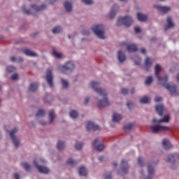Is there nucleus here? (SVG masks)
<instances>
[{
  "mask_svg": "<svg viewBox=\"0 0 179 179\" xmlns=\"http://www.w3.org/2000/svg\"><path fill=\"white\" fill-rule=\"evenodd\" d=\"M99 85V83L95 81L91 82V87L92 89L96 94L102 97V99L98 100V107L99 108H105V107H108L111 103L110 102V100H108V94L107 93V90L104 88H101Z\"/></svg>",
  "mask_w": 179,
  "mask_h": 179,
  "instance_id": "1",
  "label": "nucleus"
},
{
  "mask_svg": "<svg viewBox=\"0 0 179 179\" xmlns=\"http://www.w3.org/2000/svg\"><path fill=\"white\" fill-rule=\"evenodd\" d=\"M162 66L159 64H156L155 66V76L159 82L160 85L164 86L166 90H169L172 96H178V92H177V86L172 85L171 84H166L167 80H169V76L165 75L163 78L160 77V71H162Z\"/></svg>",
  "mask_w": 179,
  "mask_h": 179,
  "instance_id": "2",
  "label": "nucleus"
},
{
  "mask_svg": "<svg viewBox=\"0 0 179 179\" xmlns=\"http://www.w3.org/2000/svg\"><path fill=\"white\" fill-rule=\"evenodd\" d=\"M178 159H179L178 154H169L167 155L166 162L167 163H169L171 167L173 170H176V169L178 167V162H177Z\"/></svg>",
  "mask_w": 179,
  "mask_h": 179,
  "instance_id": "3",
  "label": "nucleus"
},
{
  "mask_svg": "<svg viewBox=\"0 0 179 179\" xmlns=\"http://www.w3.org/2000/svg\"><path fill=\"white\" fill-rule=\"evenodd\" d=\"M155 164H157V161L154 164H148L147 165L148 175L143 173V171H141V174L143 176V179H152L153 178V174H155Z\"/></svg>",
  "mask_w": 179,
  "mask_h": 179,
  "instance_id": "4",
  "label": "nucleus"
},
{
  "mask_svg": "<svg viewBox=\"0 0 179 179\" xmlns=\"http://www.w3.org/2000/svg\"><path fill=\"white\" fill-rule=\"evenodd\" d=\"M92 30L96 34L97 37H99L101 40H104L106 38L105 34V29L104 25L99 24V25H95L94 27H92Z\"/></svg>",
  "mask_w": 179,
  "mask_h": 179,
  "instance_id": "5",
  "label": "nucleus"
},
{
  "mask_svg": "<svg viewBox=\"0 0 179 179\" xmlns=\"http://www.w3.org/2000/svg\"><path fill=\"white\" fill-rule=\"evenodd\" d=\"M45 8H47V6H45V4H42L41 6H38L36 4H31V11L26 8H23V12L26 15H34V13H33V10L34 12H41V10H44V9H45Z\"/></svg>",
  "mask_w": 179,
  "mask_h": 179,
  "instance_id": "6",
  "label": "nucleus"
},
{
  "mask_svg": "<svg viewBox=\"0 0 179 179\" xmlns=\"http://www.w3.org/2000/svg\"><path fill=\"white\" fill-rule=\"evenodd\" d=\"M74 69L75 64H73L72 62H68L59 67V71L62 72V73H66L68 75V73H71Z\"/></svg>",
  "mask_w": 179,
  "mask_h": 179,
  "instance_id": "7",
  "label": "nucleus"
},
{
  "mask_svg": "<svg viewBox=\"0 0 179 179\" xmlns=\"http://www.w3.org/2000/svg\"><path fill=\"white\" fill-rule=\"evenodd\" d=\"M40 162L45 163V161L41 159L37 162V160L34 159L33 162L34 166L36 167V169H37L39 173H41L42 174H48V173H50V169L45 166L38 165V163Z\"/></svg>",
  "mask_w": 179,
  "mask_h": 179,
  "instance_id": "8",
  "label": "nucleus"
},
{
  "mask_svg": "<svg viewBox=\"0 0 179 179\" xmlns=\"http://www.w3.org/2000/svg\"><path fill=\"white\" fill-rule=\"evenodd\" d=\"M132 17L129 15H127L124 17H119L117 19V24L119 26L123 24V26H126V27H129V26H131V24H132Z\"/></svg>",
  "mask_w": 179,
  "mask_h": 179,
  "instance_id": "9",
  "label": "nucleus"
},
{
  "mask_svg": "<svg viewBox=\"0 0 179 179\" xmlns=\"http://www.w3.org/2000/svg\"><path fill=\"white\" fill-rule=\"evenodd\" d=\"M150 129L154 134H159V132H166V131H169L170 127L160 124H156L150 126Z\"/></svg>",
  "mask_w": 179,
  "mask_h": 179,
  "instance_id": "10",
  "label": "nucleus"
},
{
  "mask_svg": "<svg viewBox=\"0 0 179 179\" xmlns=\"http://www.w3.org/2000/svg\"><path fill=\"white\" fill-rule=\"evenodd\" d=\"M7 132H8V134H10V137L12 139L13 143L15 146V148H19V145H20V143L19 142V139H17V137L15 136V134L17 133V128H14L12 131H7Z\"/></svg>",
  "mask_w": 179,
  "mask_h": 179,
  "instance_id": "11",
  "label": "nucleus"
},
{
  "mask_svg": "<svg viewBox=\"0 0 179 179\" xmlns=\"http://www.w3.org/2000/svg\"><path fill=\"white\" fill-rule=\"evenodd\" d=\"M54 76L51 69H48L46 73V81L50 87H54Z\"/></svg>",
  "mask_w": 179,
  "mask_h": 179,
  "instance_id": "12",
  "label": "nucleus"
},
{
  "mask_svg": "<svg viewBox=\"0 0 179 179\" xmlns=\"http://www.w3.org/2000/svg\"><path fill=\"white\" fill-rule=\"evenodd\" d=\"M120 166L122 174H128V172L129 171V165L128 164V162L125 159H122Z\"/></svg>",
  "mask_w": 179,
  "mask_h": 179,
  "instance_id": "13",
  "label": "nucleus"
},
{
  "mask_svg": "<svg viewBox=\"0 0 179 179\" xmlns=\"http://www.w3.org/2000/svg\"><path fill=\"white\" fill-rule=\"evenodd\" d=\"M87 131H100V126L95 124L92 122H88L87 123Z\"/></svg>",
  "mask_w": 179,
  "mask_h": 179,
  "instance_id": "14",
  "label": "nucleus"
},
{
  "mask_svg": "<svg viewBox=\"0 0 179 179\" xmlns=\"http://www.w3.org/2000/svg\"><path fill=\"white\" fill-rule=\"evenodd\" d=\"M100 143V141H99V138H96L92 145L93 146H94L95 149H96V150H98V152H101V150H104V145L103 144H99Z\"/></svg>",
  "mask_w": 179,
  "mask_h": 179,
  "instance_id": "15",
  "label": "nucleus"
},
{
  "mask_svg": "<svg viewBox=\"0 0 179 179\" xmlns=\"http://www.w3.org/2000/svg\"><path fill=\"white\" fill-rule=\"evenodd\" d=\"M167 24L164 25V30H169V29H173L174 27V22H173V19L171 17H168L166 19Z\"/></svg>",
  "mask_w": 179,
  "mask_h": 179,
  "instance_id": "16",
  "label": "nucleus"
},
{
  "mask_svg": "<svg viewBox=\"0 0 179 179\" xmlns=\"http://www.w3.org/2000/svg\"><path fill=\"white\" fill-rule=\"evenodd\" d=\"M153 64V59H152V58H150L148 57H147L145 59V71H149V69H150V68H152V65Z\"/></svg>",
  "mask_w": 179,
  "mask_h": 179,
  "instance_id": "17",
  "label": "nucleus"
},
{
  "mask_svg": "<svg viewBox=\"0 0 179 179\" xmlns=\"http://www.w3.org/2000/svg\"><path fill=\"white\" fill-rule=\"evenodd\" d=\"M156 111L159 115L161 117L163 116L164 114V111H166V108H164V106L163 104H159L155 107Z\"/></svg>",
  "mask_w": 179,
  "mask_h": 179,
  "instance_id": "18",
  "label": "nucleus"
},
{
  "mask_svg": "<svg viewBox=\"0 0 179 179\" xmlns=\"http://www.w3.org/2000/svg\"><path fill=\"white\" fill-rule=\"evenodd\" d=\"M170 121V116L169 115H165L164 117L161 120L155 118L152 120V122H157V124H161V122H169Z\"/></svg>",
  "mask_w": 179,
  "mask_h": 179,
  "instance_id": "19",
  "label": "nucleus"
},
{
  "mask_svg": "<svg viewBox=\"0 0 179 179\" xmlns=\"http://www.w3.org/2000/svg\"><path fill=\"white\" fill-rule=\"evenodd\" d=\"M154 7L158 10H160L162 13H167V12H170V9H171L170 7L162 6L160 5H156V6H154Z\"/></svg>",
  "mask_w": 179,
  "mask_h": 179,
  "instance_id": "20",
  "label": "nucleus"
},
{
  "mask_svg": "<svg viewBox=\"0 0 179 179\" xmlns=\"http://www.w3.org/2000/svg\"><path fill=\"white\" fill-rule=\"evenodd\" d=\"M22 51L27 57H38L37 53L30 50V49H22Z\"/></svg>",
  "mask_w": 179,
  "mask_h": 179,
  "instance_id": "21",
  "label": "nucleus"
},
{
  "mask_svg": "<svg viewBox=\"0 0 179 179\" xmlns=\"http://www.w3.org/2000/svg\"><path fill=\"white\" fill-rule=\"evenodd\" d=\"M55 118H57V115L54 110H50L49 111V124H54V121H55Z\"/></svg>",
  "mask_w": 179,
  "mask_h": 179,
  "instance_id": "22",
  "label": "nucleus"
},
{
  "mask_svg": "<svg viewBox=\"0 0 179 179\" xmlns=\"http://www.w3.org/2000/svg\"><path fill=\"white\" fill-rule=\"evenodd\" d=\"M38 89V84L37 83H32L29 85L28 90L31 93H35Z\"/></svg>",
  "mask_w": 179,
  "mask_h": 179,
  "instance_id": "23",
  "label": "nucleus"
},
{
  "mask_svg": "<svg viewBox=\"0 0 179 179\" xmlns=\"http://www.w3.org/2000/svg\"><path fill=\"white\" fill-rule=\"evenodd\" d=\"M117 12H118V6L115 5L111 11L109 13L110 19H114L115 17V15H117Z\"/></svg>",
  "mask_w": 179,
  "mask_h": 179,
  "instance_id": "24",
  "label": "nucleus"
},
{
  "mask_svg": "<svg viewBox=\"0 0 179 179\" xmlns=\"http://www.w3.org/2000/svg\"><path fill=\"white\" fill-rule=\"evenodd\" d=\"M162 145L164 147V149H166V150H169V149H171V148H173V145H171V143H170V141H169V139L164 138L162 141Z\"/></svg>",
  "mask_w": 179,
  "mask_h": 179,
  "instance_id": "25",
  "label": "nucleus"
},
{
  "mask_svg": "<svg viewBox=\"0 0 179 179\" xmlns=\"http://www.w3.org/2000/svg\"><path fill=\"white\" fill-rule=\"evenodd\" d=\"M117 59L120 64H122V62H125V59H127V57H125V54L122 51H119L117 52Z\"/></svg>",
  "mask_w": 179,
  "mask_h": 179,
  "instance_id": "26",
  "label": "nucleus"
},
{
  "mask_svg": "<svg viewBox=\"0 0 179 179\" xmlns=\"http://www.w3.org/2000/svg\"><path fill=\"white\" fill-rule=\"evenodd\" d=\"M127 50L129 52H136V51H138V48L136 47V45L131 44L127 45Z\"/></svg>",
  "mask_w": 179,
  "mask_h": 179,
  "instance_id": "27",
  "label": "nucleus"
},
{
  "mask_svg": "<svg viewBox=\"0 0 179 179\" xmlns=\"http://www.w3.org/2000/svg\"><path fill=\"white\" fill-rule=\"evenodd\" d=\"M137 19L139 22H146L148 20V16L141 13H137Z\"/></svg>",
  "mask_w": 179,
  "mask_h": 179,
  "instance_id": "28",
  "label": "nucleus"
},
{
  "mask_svg": "<svg viewBox=\"0 0 179 179\" xmlns=\"http://www.w3.org/2000/svg\"><path fill=\"white\" fill-rule=\"evenodd\" d=\"M122 120V116L118 113H115L113 115V122H118Z\"/></svg>",
  "mask_w": 179,
  "mask_h": 179,
  "instance_id": "29",
  "label": "nucleus"
},
{
  "mask_svg": "<svg viewBox=\"0 0 179 179\" xmlns=\"http://www.w3.org/2000/svg\"><path fill=\"white\" fill-rule=\"evenodd\" d=\"M132 128H134V123H129L124 126L123 129L124 132H129Z\"/></svg>",
  "mask_w": 179,
  "mask_h": 179,
  "instance_id": "30",
  "label": "nucleus"
},
{
  "mask_svg": "<svg viewBox=\"0 0 179 179\" xmlns=\"http://www.w3.org/2000/svg\"><path fill=\"white\" fill-rule=\"evenodd\" d=\"M78 173L80 176L85 177L87 175V170H86V168L81 166L78 170Z\"/></svg>",
  "mask_w": 179,
  "mask_h": 179,
  "instance_id": "31",
  "label": "nucleus"
},
{
  "mask_svg": "<svg viewBox=\"0 0 179 179\" xmlns=\"http://www.w3.org/2000/svg\"><path fill=\"white\" fill-rule=\"evenodd\" d=\"M64 5V8L66 9V11L71 12V10H72V4L70 2L65 1Z\"/></svg>",
  "mask_w": 179,
  "mask_h": 179,
  "instance_id": "32",
  "label": "nucleus"
},
{
  "mask_svg": "<svg viewBox=\"0 0 179 179\" xmlns=\"http://www.w3.org/2000/svg\"><path fill=\"white\" fill-rule=\"evenodd\" d=\"M22 167H23V169H24V170H26L27 171H30L31 169V166L27 163V162H23L21 164Z\"/></svg>",
  "mask_w": 179,
  "mask_h": 179,
  "instance_id": "33",
  "label": "nucleus"
},
{
  "mask_svg": "<svg viewBox=\"0 0 179 179\" xmlns=\"http://www.w3.org/2000/svg\"><path fill=\"white\" fill-rule=\"evenodd\" d=\"M52 55H53V57H55V58H62V53L58 52L57 50H55V49L52 50Z\"/></svg>",
  "mask_w": 179,
  "mask_h": 179,
  "instance_id": "34",
  "label": "nucleus"
},
{
  "mask_svg": "<svg viewBox=\"0 0 179 179\" xmlns=\"http://www.w3.org/2000/svg\"><path fill=\"white\" fill-rule=\"evenodd\" d=\"M62 30V28H61V27L57 26L53 27V29H52V33L53 34H58V33H61Z\"/></svg>",
  "mask_w": 179,
  "mask_h": 179,
  "instance_id": "35",
  "label": "nucleus"
},
{
  "mask_svg": "<svg viewBox=\"0 0 179 179\" xmlns=\"http://www.w3.org/2000/svg\"><path fill=\"white\" fill-rule=\"evenodd\" d=\"M57 146L58 150H62L63 149H65V142L59 141H58Z\"/></svg>",
  "mask_w": 179,
  "mask_h": 179,
  "instance_id": "36",
  "label": "nucleus"
},
{
  "mask_svg": "<svg viewBox=\"0 0 179 179\" xmlns=\"http://www.w3.org/2000/svg\"><path fill=\"white\" fill-rule=\"evenodd\" d=\"M69 115L71 118L75 119V118H78V115H79V114L76 110H70Z\"/></svg>",
  "mask_w": 179,
  "mask_h": 179,
  "instance_id": "37",
  "label": "nucleus"
},
{
  "mask_svg": "<svg viewBox=\"0 0 179 179\" xmlns=\"http://www.w3.org/2000/svg\"><path fill=\"white\" fill-rule=\"evenodd\" d=\"M62 85L64 89H68V86H69V83H68V80L62 78L61 79Z\"/></svg>",
  "mask_w": 179,
  "mask_h": 179,
  "instance_id": "38",
  "label": "nucleus"
},
{
  "mask_svg": "<svg viewBox=\"0 0 179 179\" xmlns=\"http://www.w3.org/2000/svg\"><path fill=\"white\" fill-rule=\"evenodd\" d=\"M36 115V117H44V115H45V110L39 109Z\"/></svg>",
  "mask_w": 179,
  "mask_h": 179,
  "instance_id": "39",
  "label": "nucleus"
},
{
  "mask_svg": "<svg viewBox=\"0 0 179 179\" xmlns=\"http://www.w3.org/2000/svg\"><path fill=\"white\" fill-rule=\"evenodd\" d=\"M152 82H153V78L152 76H149L145 80V85L147 86H150V85H152Z\"/></svg>",
  "mask_w": 179,
  "mask_h": 179,
  "instance_id": "40",
  "label": "nucleus"
},
{
  "mask_svg": "<svg viewBox=\"0 0 179 179\" xmlns=\"http://www.w3.org/2000/svg\"><path fill=\"white\" fill-rule=\"evenodd\" d=\"M141 103L143 104H148L149 103V98L147 96H144L141 99Z\"/></svg>",
  "mask_w": 179,
  "mask_h": 179,
  "instance_id": "41",
  "label": "nucleus"
},
{
  "mask_svg": "<svg viewBox=\"0 0 179 179\" xmlns=\"http://www.w3.org/2000/svg\"><path fill=\"white\" fill-rule=\"evenodd\" d=\"M134 61L136 65H141V58L139 57H134Z\"/></svg>",
  "mask_w": 179,
  "mask_h": 179,
  "instance_id": "42",
  "label": "nucleus"
},
{
  "mask_svg": "<svg viewBox=\"0 0 179 179\" xmlns=\"http://www.w3.org/2000/svg\"><path fill=\"white\" fill-rule=\"evenodd\" d=\"M82 146H83V144L82 143L77 142L75 144V148L76 149H77V150H80V149L82 148Z\"/></svg>",
  "mask_w": 179,
  "mask_h": 179,
  "instance_id": "43",
  "label": "nucleus"
},
{
  "mask_svg": "<svg viewBox=\"0 0 179 179\" xmlns=\"http://www.w3.org/2000/svg\"><path fill=\"white\" fill-rule=\"evenodd\" d=\"M68 164H70L71 166H75L76 164V162L72 159H69L67 160Z\"/></svg>",
  "mask_w": 179,
  "mask_h": 179,
  "instance_id": "44",
  "label": "nucleus"
},
{
  "mask_svg": "<svg viewBox=\"0 0 179 179\" xmlns=\"http://www.w3.org/2000/svg\"><path fill=\"white\" fill-rule=\"evenodd\" d=\"M8 72L12 73L16 71V69L13 66H9L7 67Z\"/></svg>",
  "mask_w": 179,
  "mask_h": 179,
  "instance_id": "45",
  "label": "nucleus"
},
{
  "mask_svg": "<svg viewBox=\"0 0 179 179\" xmlns=\"http://www.w3.org/2000/svg\"><path fill=\"white\" fill-rule=\"evenodd\" d=\"M11 79L12 80H17V79H19V75L16 73H13Z\"/></svg>",
  "mask_w": 179,
  "mask_h": 179,
  "instance_id": "46",
  "label": "nucleus"
},
{
  "mask_svg": "<svg viewBox=\"0 0 179 179\" xmlns=\"http://www.w3.org/2000/svg\"><path fill=\"white\" fill-rule=\"evenodd\" d=\"M120 92L122 94H124V96H127V94H128V89L127 88H121Z\"/></svg>",
  "mask_w": 179,
  "mask_h": 179,
  "instance_id": "47",
  "label": "nucleus"
},
{
  "mask_svg": "<svg viewBox=\"0 0 179 179\" xmlns=\"http://www.w3.org/2000/svg\"><path fill=\"white\" fill-rule=\"evenodd\" d=\"M82 2H83V3H85V5H92V3H93V0H82Z\"/></svg>",
  "mask_w": 179,
  "mask_h": 179,
  "instance_id": "48",
  "label": "nucleus"
},
{
  "mask_svg": "<svg viewBox=\"0 0 179 179\" xmlns=\"http://www.w3.org/2000/svg\"><path fill=\"white\" fill-rule=\"evenodd\" d=\"M138 164L141 166L143 167V158L142 157H138Z\"/></svg>",
  "mask_w": 179,
  "mask_h": 179,
  "instance_id": "49",
  "label": "nucleus"
},
{
  "mask_svg": "<svg viewBox=\"0 0 179 179\" xmlns=\"http://www.w3.org/2000/svg\"><path fill=\"white\" fill-rule=\"evenodd\" d=\"M105 179H111V173H106L104 175Z\"/></svg>",
  "mask_w": 179,
  "mask_h": 179,
  "instance_id": "50",
  "label": "nucleus"
},
{
  "mask_svg": "<svg viewBox=\"0 0 179 179\" xmlns=\"http://www.w3.org/2000/svg\"><path fill=\"white\" fill-rule=\"evenodd\" d=\"M162 100H163L162 96H155V101H156L157 103H159V101H162Z\"/></svg>",
  "mask_w": 179,
  "mask_h": 179,
  "instance_id": "51",
  "label": "nucleus"
},
{
  "mask_svg": "<svg viewBox=\"0 0 179 179\" xmlns=\"http://www.w3.org/2000/svg\"><path fill=\"white\" fill-rule=\"evenodd\" d=\"M127 106L128 108H132V107H134V103H132L131 101H128L127 103Z\"/></svg>",
  "mask_w": 179,
  "mask_h": 179,
  "instance_id": "52",
  "label": "nucleus"
},
{
  "mask_svg": "<svg viewBox=\"0 0 179 179\" xmlns=\"http://www.w3.org/2000/svg\"><path fill=\"white\" fill-rule=\"evenodd\" d=\"M83 34L85 35V36H89L90 34V31L87 29H85L83 31Z\"/></svg>",
  "mask_w": 179,
  "mask_h": 179,
  "instance_id": "53",
  "label": "nucleus"
},
{
  "mask_svg": "<svg viewBox=\"0 0 179 179\" xmlns=\"http://www.w3.org/2000/svg\"><path fill=\"white\" fill-rule=\"evenodd\" d=\"M139 51H140V52H141V54H144V55L146 54V49H145V48H142L141 49H140Z\"/></svg>",
  "mask_w": 179,
  "mask_h": 179,
  "instance_id": "54",
  "label": "nucleus"
},
{
  "mask_svg": "<svg viewBox=\"0 0 179 179\" xmlns=\"http://www.w3.org/2000/svg\"><path fill=\"white\" fill-rule=\"evenodd\" d=\"M10 61L12 62H17V57H14V56H12L10 58Z\"/></svg>",
  "mask_w": 179,
  "mask_h": 179,
  "instance_id": "55",
  "label": "nucleus"
},
{
  "mask_svg": "<svg viewBox=\"0 0 179 179\" xmlns=\"http://www.w3.org/2000/svg\"><path fill=\"white\" fill-rule=\"evenodd\" d=\"M134 30H135V31H136V34L141 33V28H140V27H136L134 28Z\"/></svg>",
  "mask_w": 179,
  "mask_h": 179,
  "instance_id": "56",
  "label": "nucleus"
},
{
  "mask_svg": "<svg viewBox=\"0 0 179 179\" xmlns=\"http://www.w3.org/2000/svg\"><path fill=\"white\" fill-rule=\"evenodd\" d=\"M24 59L23 57H17V62H23Z\"/></svg>",
  "mask_w": 179,
  "mask_h": 179,
  "instance_id": "57",
  "label": "nucleus"
},
{
  "mask_svg": "<svg viewBox=\"0 0 179 179\" xmlns=\"http://www.w3.org/2000/svg\"><path fill=\"white\" fill-rule=\"evenodd\" d=\"M39 124H41V125H47V122L44 120H39Z\"/></svg>",
  "mask_w": 179,
  "mask_h": 179,
  "instance_id": "58",
  "label": "nucleus"
},
{
  "mask_svg": "<svg viewBox=\"0 0 179 179\" xmlns=\"http://www.w3.org/2000/svg\"><path fill=\"white\" fill-rule=\"evenodd\" d=\"M89 97H86L84 101V104L87 105L89 103Z\"/></svg>",
  "mask_w": 179,
  "mask_h": 179,
  "instance_id": "59",
  "label": "nucleus"
},
{
  "mask_svg": "<svg viewBox=\"0 0 179 179\" xmlns=\"http://www.w3.org/2000/svg\"><path fill=\"white\" fill-rule=\"evenodd\" d=\"M135 88H131V91H130V93L131 94H135Z\"/></svg>",
  "mask_w": 179,
  "mask_h": 179,
  "instance_id": "60",
  "label": "nucleus"
},
{
  "mask_svg": "<svg viewBox=\"0 0 179 179\" xmlns=\"http://www.w3.org/2000/svg\"><path fill=\"white\" fill-rule=\"evenodd\" d=\"M14 178H15V179H19V178H20L19 174H18V173H15V174L14 175Z\"/></svg>",
  "mask_w": 179,
  "mask_h": 179,
  "instance_id": "61",
  "label": "nucleus"
},
{
  "mask_svg": "<svg viewBox=\"0 0 179 179\" xmlns=\"http://www.w3.org/2000/svg\"><path fill=\"white\" fill-rule=\"evenodd\" d=\"M98 159L99 162H103V160H104V157H99Z\"/></svg>",
  "mask_w": 179,
  "mask_h": 179,
  "instance_id": "62",
  "label": "nucleus"
},
{
  "mask_svg": "<svg viewBox=\"0 0 179 179\" xmlns=\"http://www.w3.org/2000/svg\"><path fill=\"white\" fill-rule=\"evenodd\" d=\"M50 3H55L57 2V0H49Z\"/></svg>",
  "mask_w": 179,
  "mask_h": 179,
  "instance_id": "63",
  "label": "nucleus"
},
{
  "mask_svg": "<svg viewBox=\"0 0 179 179\" xmlns=\"http://www.w3.org/2000/svg\"><path fill=\"white\" fill-rule=\"evenodd\" d=\"M113 164L114 167H117L118 166V164L117 162H113Z\"/></svg>",
  "mask_w": 179,
  "mask_h": 179,
  "instance_id": "64",
  "label": "nucleus"
}]
</instances>
